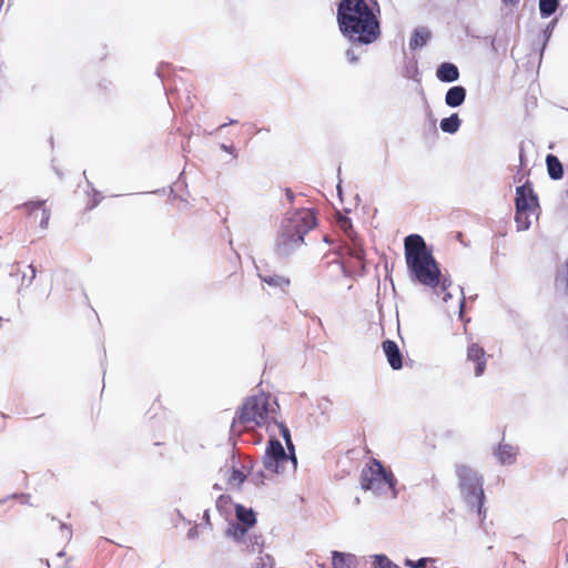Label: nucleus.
Instances as JSON below:
<instances>
[{
	"label": "nucleus",
	"mask_w": 568,
	"mask_h": 568,
	"mask_svg": "<svg viewBox=\"0 0 568 568\" xmlns=\"http://www.w3.org/2000/svg\"><path fill=\"white\" fill-rule=\"evenodd\" d=\"M277 403H271V396L264 393L248 397L240 409L237 417L233 419L232 430L236 429L237 425L244 427L264 426L275 422Z\"/></svg>",
	"instance_id": "nucleus-4"
},
{
	"label": "nucleus",
	"mask_w": 568,
	"mask_h": 568,
	"mask_svg": "<svg viewBox=\"0 0 568 568\" xmlns=\"http://www.w3.org/2000/svg\"><path fill=\"white\" fill-rule=\"evenodd\" d=\"M429 39V31L425 28L416 29L409 40L410 49L424 47Z\"/></svg>",
	"instance_id": "nucleus-19"
},
{
	"label": "nucleus",
	"mask_w": 568,
	"mask_h": 568,
	"mask_svg": "<svg viewBox=\"0 0 568 568\" xmlns=\"http://www.w3.org/2000/svg\"><path fill=\"white\" fill-rule=\"evenodd\" d=\"M518 448L506 443H500L494 455L501 465H513L517 459Z\"/></svg>",
	"instance_id": "nucleus-11"
},
{
	"label": "nucleus",
	"mask_w": 568,
	"mask_h": 568,
	"mask_svg": "<svg viewBox=\"0 0 568 568\" xmlns=\"http://www.w3.org/2000/svg\"><path fill=\"white\" fill-rule=\"evenodd\" d=\"M467 361L475 363V376H481L486 368V353L481 346L471 343L467 347Z\"/></svg>",
	"instance_id": "nucleus-9"
},
{
	"label": "nucleus",
	"mask_w": 568,
	"mask_h": 568,
	"mask_svg": "<svg viewBox=\"0 0 568 568\" xmlns=\"http://www.w3.org/2000/svg\"><path fill=\"white\" fill-rule=\"evenodd\" d=\"M221 149L225 152H229V153H232L233 152V148L232 146H227L225 144H222L221 145Z\"/></svg>",
	"instance_id": "nucleus-35"
},
{
	"label": "nucleus",
	"mask_w": 568,
	"mask_h": 568,
	"mask_svg": "<svg viewBox=\"0 0 568 568\" xmlns=\"http://www.w3.org/2000/svg\"><path fill=\"white\" fill-rule=\"evenodd\" d=\"M260 277L263 283H265L272 287L284 290L290 285V280L284 276H281V275H276V274L265 275V276L260 275Z\"/></svg>",
	"instance_id": "nucleus-20"
},
{
	"label": "nucleus",
	"mask_w": 568,
	"mask_h": 568,
	"mask_svg": "<svg viewBox=\"0 0 568 568\" xmlns=\"http://www.w3.org/2000/svg\"><path fill=\"white\" fill-rule=\"evenodd\" d=\"M557 285L568 294V258L565 262L564 270L557 275Z\"/></svg>",
	"instance_id": "nucleus-28"
},
{
	"label": "nucleus",
	"mask_w": 568,
	"mask_h": 568,
	"mask_svg": "<svg viewBox=\"0 0 568 568\" xmlns=\"http://www.w3.org/2000/svg\"><path fill=\"white\" fill-rule=\"evenodd\" d=\"M537 197L526 185L516 189V211H536Z\"/></svg>",
	"instance_id": "nucleus-8"
},
{
	"label": "nucleus",
	"mask_w": 568,
	"mask_h": 568,
	"mask_svg": "<svg viewBox=\"0 0 568 568\" xmlns=\"http://www.w3.org/2000/svg\"><path fill=\"white\" fill-rule=\"evenodd\" d=\"M396 478L390 470L384 468L377 459H372L362 470L361 486L365 490H371L375 495H390L397 497Z\"/></svg>",
	"instance_id": "nucleus-6"
},
{
	"label": "nucleus",
	"mask_w": 568,
	"mask_h": 568,
	"mask_svg": "<svg viewBox=\"0 0 568 568\" xmlns=\"http://www.w3.org/2000/svg\"><path fill=\"white\" fill-rule=\"evenodd\" d=\"M29 270H30V277L28 280V284H31L32 281L36 278L37 270L32 264L29 265Z\"/></svg>",
	"instance_id": "nucleus-31"
},
{
	"label": "nucleus",
	"mask_w": 568,
	"mask_h": 568,
	"mask_svg": "<svg viewBox=\"0 0 568 568\" xmlns=\"http://www.w3.org/2000/svg\"><path fill=\"white\" fill-rule=\"evenodd\" d=\"M341 224H342V227H343L344 230H346L347 227H351V222H349V220H347V219H343V220L341 221Z\"/></svg>",
	"instance_id": "nucleus-33"
},
{
	"label": "nucleus",
	"mask_w": 568,
	"mask_h": 568,
	"mask_svg": "<svg viewBox=\"0 0 568 568\" xmlns=\"http://www.w3.org/2000/svg\"><path fill=\"white\" fill-rule=\"evenodd\" d=\"M316 225L314 212L300 209L288 212L281 223L276 237V253L286 256L304 243V236Z\"/></svg>",
	"instance_id": "nucleus-3"
},
{
	"label": "nucleus",
	"mask_w": 568,
	"mask_h": 568,
	"mask_svg": "<svg viewBox=\"0 0 568 568\" xmlns=\"http://www.w3.org/2000/svg\"><path fill=\"white\" fill-rule=\"evenodd\" d=\"M547 171L552 180H559L562 178L564 169L557 156L548 154L546 158Z\"/></svg>",
	"instance_id": "nucleus-16"
},
{
	"label": "nucleus",
	"mask_w": 568,
	"mask_h": 568,
	"mask_svg": "<svg viewBox=\"0 0 568 568\" xmlns=\"http://www.w3.org/2000/svg\"><path fill=\"white\" fill-rule=\"evenodd\" d=\"M466 93V89L462 85L452 87L445 94V103L450 108H458L465 102Z\"/></svg>",
	"instance_id": "nucleus-12"
},
{
	"label": "nucleus",
	"mask_w": 568,
	"mask_h": 568,
	"mask_svg": "<svg viewBox=\"0 0 568 568\" xmlns=\"http://www.w3.org/2000/svg\"><path fill=\"white\" fill-rule=\"evenodd\" d=\"M247 467H250V470L247 471V478L250 479V481L256 486L263 485L264 478H265L263 470L262 469L255 470L253 463L250 459L247 460V464L243 465V468H247Z\"/></svg>",
	"instance_id": "nucleus-22"
},
{
	"label": "nucleus",
	"mask_w": 568,
	"mask_h": 568,
	"mask_svg": "<svg viewBox=\"0 0 568 568\" xmlns=\"http://www.w3.org/2000/svg\"><path fill=\"white\" fill-rule=\"evenodd\" d=\"M250 552H261L264 547V539L261 535H248L246 544H243Z\"/></svg>",
	"instance_id": "nucleus-23"
},
{
	"label": "nucleus",
	"mask_w": 568,
	"mask_h": 568,
	"mask_svg": "<svg viewBox=\"0 0 568 568\" xmlns=\"http://www.w3.org/2000/svg\"><path fill=\"white\" fill-rule=\"evenodd\" d=\"M382 347L390 367L393 369L402 368V354L399 352L397 344L394 341L386 339L383 342Z\"/></svg>",
	"instance_id": "nucleus-10"
},
{
	"label": "nucleus",
	"mask_w": 568,
	"mask_h": 568,
	"mask_svg": "<svg viewBox=\"0 0 568 568\" xmlns=\"http://www.w3.org/2000/svg\"><path fill=\"white\" fill-rule=\"evenodd\" d=\"M464 307V298L460 301V311L463 310Z\"/></svg>",
	"instance_id": "nucleus-40"
},
{
	"label": "nucleus",
	"mask_w": 568,
	"mask_h": 568,
	"mask_svg": "<svg viewBox=\"0 0 568 568\" xmlns=\"http://www.w3.org/2000/svg\"><path fill=\"white\" fill-rule=\"evenodd\" d=\"M42 204V202H31L28 204V207L30 210V213H34L37 210H41L40 226L42 229H45L49 223L50 212L47 209H43Z\"/></svg>",
	"instance_id": "nucleus-24"
},
{
	"label": "nucleus",
	"mask_w": 568,
	"mask_h": 568,
	"mask_svg": "<svg viewBox=\"0 0 568 568\" xmlns=\"http://www.w3.org/2000/svg\"><path fill=\"white\" fill-rule=\"evenodd\" d=\"M246 478L247 474L233 467L229 477V485L233 488H240Z\"/></svg>",
	"instance_id": "nucleus-27"
},
{
	"label": "nucleus",
	"mask_w": 568,
	"mask_h": 568,
	"mask_svg": "<svg viewBox=\"0 0 568 568\" xmlns=\"http://www.w3.org/2000/svg\"><path fill=\"white\" fill-rule=\"evenodd\" d=\"M373 565L375 568H400L398 565L393 562L386 555H373Z\"/></svg>",
	"instance_id": "nucleus-26"
},
{
	"label": "nucleus",
	"mask_w": 568,
	"mask_h": 568,
	"mask_svg": "<svg viewBox=\"0 0 568 568\" xmlns=\"http://www.w3.org/2000/svg\"><path fill=\"white\" fill-rule=\"evenodd\" d=\"M333 568H355L356 557L352 554L333 551L332 552Z\"/></svg>",
	"instance_id": "nucleus-14"
},
{
	"label": "nucleus",
	"mask_w": 568,
	"mask_h": 568,
	"mask_svg": "<svg viewBox=\"0 0 568 568\" xmlns=\"http://www.w3.org/2000/svg\"><path fill=\"white\" fill-rule=\"evenodd\" d=\"M27 277H30V274H23L22 280L26 281Z\"/></svg>",
	"instance_id": "nucleus-37"
},
{
	"label": "nucleus",
	"mask_w": 568,
	"mask_h": 568,
	"mask_svg": "<svg viewBox=\"0 0 568 568\" xmlns=\"http://www.w3.org/2000/svg\"><path fill=\"white\" fill-rule=\"evenodd\" d=\"M273 423L278 427L288 452H285L280 440L271 438L267 443L263 457V466L266 470L275 474L295 471L297 467V459L290 430L283 423H278L276 419Z\"/></svg>",
	"instance_id": "nucleus-5"
},
{
	"label": "nucleus",
	"mask_w": 568,
	"mask_h": 568,
	"mask_svg": "<svg viewBox=\"0 0 568 568\" xmlns=\"http://www.w3.org/2000/svg\"><path fill=\"white\" fill-rule=\"evenodd\" d=\"M462 124V120L459 119L457 113L450 114L448 118H444L440 121V129L445 133L454 134L456 133Z\"/></svg>",
	"instance_id": "nucleus-17"
},
{
	"label": "nucleus",
	"mask_w": 568,
	"mask_h": 568,
	"mask_svg": "<svg viewBox=\"0 0 568 568\" xmlns=\"http://www.w3.org/2000/svg\"><path fill=\"white\" fill-rule=\"evenodd\" d=\"M99 203V200H94L93 204H92V207H94L95 205H98Z\"/></svg>",
	"instance_id": "nucleus-39"
},
{
	"label": "nucleus",
	"mask_w": 568,
	"mask_h": 568,
	"mask_svg": "<svg viewBox=\"0 0 568 568\" xmlns=\"http://www.w3.org/2000/svg\"><path fill=\"white\" fill-rule=\"evenodd\" d=\"M436 75L442 82H454L458 80L459 71L455 64L444 62L438 67Z\"/></svg>",
	"instance_id": "nucleus-13"
},
{
	"label": "nucleus",
	"mask_w": 568,
	"mask_h": 568,
	"mask_svg": "<svg viewBox=\"0 0 568 568\" xmlns=\"http://www.w3.org/2000/svg\"><path fill=\"white\" fill-rule=\"evenodd\" d=\"M404 253L407 272L410 281L423 286L435 290L443 294V301L452 298L448 288L452 286L449 277L442 274L432 251L427 247L424 239L418 234H410L404 241Z\"/></svg>",
	"instance_id": "nucleus-1"
},
{
	"label": "nucleus",
	"mask_w": 568,
	"mask_h": 568,
	"mask_svg": "<svg viewBox=\"0 0 568 568\" xmlns=\"http://www.w3.org/2000/svg\"><path fill=\"white\" fill-rule=\"evenodd\" d=\"M558 7V0H539V11L541 17H550Z\"/></svg>",
	"instance_id": "nucleus-25"
},
{
	"label": "nucleus",
	"mask_w": 568,
	"mask_h": 568,
	"mask_svg": "<svg viewBox=\"0 0 568 568\" xmlns=\"http://www.w3.org/2000/svg\"><path fill=\"white\" fill-rule=\"evenodd\" d=\"M27 277H30V274H23L22 280L26 281Z\"/></svg>",
	"instance_id": "nucleus-38"
},
{
	"label": "nucleus",
	"mask_w": 568,
	"mask_h": 568,
	"mask_svg": "<svg viewBox=\"0 0 568 568\" xmlns=\"http://www.w3.org/2000/svg\"><path fill=\"white\" fill-rule=\"evenodd\" d=\"M534 213V211H516L515 222L518 231H526L530 227V216Z\"/></svg>",
	"instance_id": "nucleus-21"
},
{
	"label": "nucleus",
	"mask_w": 568,
	"mask_h": 568,
	"mask_svg": "<svg viewBox=\"0 0 568 568\" xmlns=\"http://www.w3.org/2000/svg\"><path fill=\"white\" fill-rule=\"evenodd\" d=\"M349 254L358 261H363L365 256L364 250L357 244H354V247L351 248Z\"/></svg>",
	"instance_id": "nucleus-29"
},
{
	"label": "nucleus",
	"mask_w": 568,
	"mask_h": 568,
	"mask_svg": "<svg viewBox=\"0 0 568 568\" xmlns=\"http://www.w3.org/2000/svg\"><path fill=\"white\" fill-rule=\"evenodd\" d=\"M223 500V496H220L219 500H217V505Z\"/></svg>",
	"instance_id": "nucleus-41"
},
{
	"label": "nucleus",
	"mask_w": 568,
	"mask_h": 568,
	"mask_svg": "<svg viewBox=\"0 0 568 568\" xmlns=\"http://www.w3.org/2000/svg\"><path fill=\"white\" fill-rule=\"evenodd\" d=\"M456 475L465 500L470 507H476L480 514L484 505L483 478L475 469L466 465H457Z\"/></svg>",
	"instance_id": "nucleus-7"
},
{
	"label": "nucleus",
	"mask_w": 568,
	"mask_h": 568,
	"mask_svg": "<svg viewBox=\"0 0 568 568\" xmlns=\"http://www.w3.org/2000/svg\"><path fill=\"white\" fill-rule=\"evenodd\" d=\"M274 560L270 555H265L260 558V564L257 568H273Z\"/></svg>",
	"instance_id": "nucleus-30"
},
{
	"label": "nucleus",
	"mask_w": 568,
	"mask_h": 568,
	"mask_svg": "<svg viewBox=\"0 0 568 568\" xmlns=\"http://www.w3.org/2000/svg\"><path fill=\"white\" fill-rule=\"evenodd\" d=\"M204 518L206 519V521H209V513H207V510L204 513Z\"/></svg>",
	"instance_id": "nucleus-36"
},
{
	"label": "nucleus",
	"mask_w": 568,
	"mask_h": 568,
	"mask_svg": "<svg viewBox=\"0 0 568 568\" xmlns=\"http://www.w3.org/2000/svg\"><path fill=\"white\" fill-rule=\"evenodd\" d=\"M342 33L359 43H372L379 34V24L365 0H342L337 7Z\"/></svg>",
	"instance_id": "nucleus-2"
},
{
	"label": "nucleus",
	"mask_w": 568,
	"mask_h": 568,
	"mask_svg": "<svg viewBox=\"0 0 568 568\" xmlns=\"http://www.w3.org/2000/svg\"><path fill=\"white\" fill-rule=\"evenodd\" d=\"M247 528L241 524H231L225 531V535L232 538L235 542L243 545L246 544Z\"/></svg>",
	"instance_id": "nucleus-15"
},
{
	"label": "nucleus",
	"mask_w": 568,
	"mask_h": 568,
	"mask_svg": "<svg viewBox=\"0 0 568 568\" xmlns=\"http://www.w3.org/2000/svg\"><path fill=\"white\" fill-rule=\"evenodd\" d=\"M236 518L239 520L237 524L246 527H252L256 521L253 510L247 509L242 505H236Z\"/></svg>",
	"instance_id": "nucleus-18"
},
{
	"label": "nucleus",
	"mask_w": 568,
	"mask_h": 568,
	"mask_svg": "<svg viewBox=\"0 0 568 568\" xmlns=\"http://www.w3.org/2000/svg\"><path fill=\"white\" fill-rule=\"evenodd\" d=\"M520 0H503V2L505 4H511V6H515L517 3H519Z\"/></svg>",
	"instance_id": "nucleus-34"
},
{
	"label": "nucleus",
	"mask_w": 568,
	"mask_h": 568,
	"mask_svg": "<svg viewBox=\"0 0 568 568\" xmlns=\"http://www.w3.org/2000/svg\"><path fill=\"white\" fill-rule=\"evenodd\" d=\"M346 58H347V60H348L349 62H352V63H354V62H356V61H357V57H356V54L354 53V51H353V50H347V51H346Z\"/></svg>",
	"instance_id": "nucleus-32"
}]
</instances>
